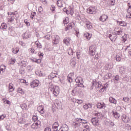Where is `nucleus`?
I'll return each instance as SVG.
<instances>
[{
  "label": "nucleus",
  "instance_id": "nucleus-6",
  "mask_svg": "<svg viewBox=\"0 0 131 131\" xmlns=\"http://www.w3.org/2000/svg\"><path fill=\"white\" fill-rule=\"evenodd\" d=\"M121 119L125 123H128V122L130 121V118L125 114H123L121 116Z\"/></svg>",
  "mask_w": 131,
  "mask_h": 131
},
{
  "label": "nucleus",
  "instance_id": "nucleus-49",
  "mask_svg": "<svg viewBox=\"0 0 131 131\" xmlns=\"http://www.w3.org/2000/svg\"><path fill=\"white\" fill-rule=\"evenodd\" d=\"M36 15V12H32L30 15V18L31 19H33L34 17Z\"/></svg>",
  "mask_w": 131,
  "mask_h": 131
},
{
  "label": "nucleus",
  "instance_id": "nucleus-54",
  "mask_svg": "<svg viewBox=\"0 0 131 131\" xmlns=\"http://www.w3.org/2000/svg\"><path fill=\"white\" fill-rule=\"evenodd\" d=\"M52 127H59V123L55 122L53 125Z\"/></svg>",
  "mask_w": 131,
  "mask_h": 131
},
{
  "label": "nucleus",
  "instance_id": "nucleus-59",
  "mask_svg": "<svg viewBox=\"0 0 131 131\" xmlns=\"http://www.w3.org/2000/svg\"><path fill=\"white\" fill-rule=\"evenodd\" d=\"M24 23H25L27 26H30V23L27 21V19L24 20Z\"/></svg>",
  "mask_w": 131,
  "mask_h": 131
},
{
  "label": "nucleus",
  "instance_id": "nucleus-38",
  "mask_svg": "<svg viewBox=\"0 0 131 131\" xmlns=\"http://www.w3.org/2000/svg\"><path fill=\"white\" fill-rule=\"evenodd\" d=\"M3 100L4 101V103H5V104H7V105H9V106L12 105V104L11 103V101H9V100H8L6 98H3Z\"/></svg>",
  "mask_w": 131,
  "mask_h": 131
},
{
  "label": "nucleus",
  "instance_id": "nucleus-48",
  "mask_svg": "<svg viewBox=\"0 0 131 131\" xmlns=\"http://www.w3.org/2000/svg\"><path fill=\"white\" fill-rule=\"evenodd\" d=\"M122 101H124L126 103L129 102V98L128 97H123Z\"/></svg>",
  "mask_w": 131,
  "mask_h": 131
},
{
  "label": "nucleus",
  "instance_id": "nucleus-30",
  "mask_svg": "<svg viewBox=\"0 0 131 131\" xmlns=\"http://www.w3.org/2000/svg\"><path fill=\"white\" fill-rule=\"evenodd\" d=\"M116 58V60L117 61V62H120V61H121V59L122 58V54H119L117 55Z\"/></svg>",
  "mask_w": 131,
  "mask_h": 131
},
{
  "label": "nucleus",
  "instance_id": "nucleus-35",
  "mask_svg": "<svg viewBox=\"0 0 131 131\" xmlns=\"http://www.w3.org/2000/svg\"><path fill=\"white\" fill-rule=\"evenodd\" d=\"M19 50H20L19 47H16L15 49L13 48L12 51L13 54H18L19 53Z\"/></svg>",
  "mask_w": 131,
  "mask_h": 131
},
{
  "label": "nucleus",
  "instance_id": "nucleus-37",
  "mask_svg": "<svg viewBox=\"0 0 131 131\" xmlns=\"http://www.w3.org/2000/svg\"><path fill=\"white\" fill-rule=\"evenodd\" d=\"M35 45H36L37 48H38L39 49H41L42 48V46L41 45V43H40L38 41H35Z\"/></svg>",
  "mask_w": 131,
  "mask_h": 131
},
{
  "label": "nucleus",
  "instance_id": "nucleus-18",
  "mask_svg": "<svg viewBox=\"0 0 131 131\" xmlns=\"http://www.w3.org/2000/svg\"><path fill=\"white\" fill-rule=\"evenodd\" d=\"M108 19V16L106 15H102L99 18V21H101V22H105Z\"/></svg>",
  "mask_w": 131,
  "mask_h": 131
},
{
  "label": "nucleus",
  "instance_id": "nucleus-32",
  "mask_svg": "<svg viewBox=\"0 0 131 131\" xmlns=\"http://www.w3.org/2000/svg\"><path fill=\"white\" fill-rule=\"evenodd\" d=\"M109 101L112 104H116V103H117V101L116 100V99H115L113 97H110Z\"/></svg>",
  "mask_w": 131,
  "mask_h": 131
},
{
  "label": "nucleus",
  "instance_id": "nucleus-8",
  "mask_svg": "<svg viewBox=\"0 0 131 131\" xmlns=\"http://www.w3.org/2000/svg\"><path fill=\"white\" fill-rule=\"evenodd\" d=\"M108 37L112 42H114V41L117 39V35H116V33H115L114 34H110L108 35Z\"/></svg>",
  "mask_w": 131,
  "mask_h": 131
},
{
  "label": "nucleus",
  "instance_id": "nucleus-5",
  "mask_svg": "<svg viewBox=\"0 0 131 131\" xmlns=\"http://www.w3.org/2000/svg\"><path fill=\"white\" fill-rule=\"evenodd\" d=\"M30 84L31 88H33V89H34V88H37V86L39 85V80H34L31 82Z\"/></svg>",
  "mask_w": 131,
  "mask_h": 131
},
{
  "label": "nucleus",
  "instance_id": "nucleus-42",
  "mask_svg": "<svg viewBox=\"0 0 131 131\" xmlns=\"http://www.w3.org/2000/svg\"><path fill=\"white\" fill-rule=\"evenodd\" d=\"M49 89L50 91H52L54 88H55V86H54V84H53V83L50 82L49 83Z\"/></svg>",
  "mask_w": 131,
  "mask_h": 131
},
{
  "label": "nucleus",
  "instance_id": "nucleus-28",
  "mask_svg": "<svg viewBox=\"0 0 131 131\" xmlns=\"http://www.w3.org/2000/svg\"><path fill=\"white\" fill-rule=\"evenodd\" d=\"M115 30L116 31V35H121L122 32H123V29H120L118 30V29H115Z\"/></svg>",
  "mask_w": 131,
  "mask_h": 131
},
{
  "label": "nucleus",
  "instance_id": "nucleus-25",
  "mask_svg": "<svg viewBox=\"0 0 131 131\" xmlns=\"http://www.w3.org/2000/svg\"><path fill=\"white\" fill-rule=\"evenodd\" d=\"M76 121H78V122H79L80 123H83V124L88 123V121L86 120L82 119L81 118L77 119Z\"/></svg>",
  "mask_w": 131,
  "mask_h": 131
},
{
  "label": "nucleus",
  "instance_id": "nucleus-55",
  "mask_svg": "<svg viewBox=\"0 0 131 131\" xmlns=\"http://www.w3.org/2000/svg\"><path fill=\"white\" fill-rule=\"evenodd\" d=\"M75 102L77 103L78 104H82V100L81 99H75Z\"/></svg>",
  "mask_w": 131,
  "mask_h": 131
},
{
  "label": "nucleus",
  "instance_id": "nucleus-45",
  "mask_svg": "<svg viewBox=\"0 0 131 131\" xmlns=\"http://www.w3.org/2000/svg\"><path fill=\"white\" fill-rule=\"evenodd\" d=\"M20 65L21 66V67H26L27 66V62L25 61H22L20 62Z\"/></svg>",
  "mask_w": 131,
  "mask_h": 131
},
{
  "label": "nucleus",
  "instance_id": "nucleus-11",
  "mask_svg": "<svg viewBox=\"0 0 131 131\" xmlns=\"http://www.w3.org/2000/svg\"><path fill=\"white\" fill-rule=\"evenodd\" d=\"M84 22L85 23V25L88 29H92L93 28V24L90 21H88V19H84Z\"/></svg>",
  "mask_w": 131,
  "mask_h": 131
},
{
  "label": "nucleus",
  "instance_id": "nucleus-29",
  "mask_svg": "<svg viewBox=\"0 0 131 131\" xmlns=\"http://www.w3.org/2000/svg\"><path fill=\"white\" fill-rule=\"evenodd\" d=\"M63 43H65L66 46H69V45H70V37L64 39Z\"/></svg>",
  "mask_w": 131,
  "mask_h": 131
},
{
  "label": "nucleus",
  "instance_id": "nucleus-13",
  "mask_svg": "<svg viewBox=\"0 0 131 131\" xmlns=\"http://www.w3.org/2000/svg\"><path fill=\"white\" fill-rule=\"evenodd\" d=\"M97 107L98 108V109H104L106 108V104L103 102H99L97 104Z\"/></svg>",
  "mask_w": 131,
  "mask_h": 131
},
{
  "label": "nucleus",
  "instance_id": "nucleus-52",
  "mask_svg": "<svg viewBox=\"0 0 131 131\" xmlns=\"http://www.w3.org/2000/svg\"><path fill=\"white\" fill-rule=\"evenodd\" d=\"M43 38H45L46 39H47L48 40H50V39H51V35L47 34L43 37Z\"/></svg>",
  "mask_w": 131,
  "mask_h": 131
},
{
  "label": "nucleus",
  "instance_id": "nucleus-36",
  "mask_svg": "<svg viewBox=\"0 0 131 131\" xmlns=\"http://www.w3.org/2000/svg\"><path fill=\"white\" fill-rule=\"evenodd\" d=\"M62 1L61 0H58L57 1V6L59 7V8H62L63 7V4L62 3Z\"/></svg>",
  "mask_w": 131,
  "mask_h": 131
},
{
  "label": "nucleus",
  "instance_id": "nucleus-33",
  "mask_svg": "<svg viewBox=\"0 0 131 131\" xmlns=\"http://www.w3.org/2000/svg\"><path fill=\"white\" fill-rule=\"evenodd\" d=\"M117 22L120 26H123L124 27L126 26V23H125V21L117 20Z\"/></svg>",
  "mask_w": 131,
  "mask_h": 131
},
{
  "label": "nucleus",
  "instance_id": "nucleus-53",
  "mask_svg": "<svg viewBox=\"0 0 131 131\" xmlns=\"http://www.w3.org/2000/svg\"><path fill=\"white\" fill-rule=\"evenodd\" d=\"M32 119L33 120V121H34V122H36L37 121H38V120H37V119H38V117H37V116H33V117H32Z\"/></svg>",
  "mask_w": 131,
  "mask_h": 131
},
{
  "label": "nucleus",
  "instance_id": "nucleus-2",
  "mask_svg": "<svg viewBox=\"0 0 131 131\" xmlns=\"http://www.w3.org/2000/svg\"><path fill=\"white\" fill-rule=\"evenodd\" d=\"M91 122L97 129H100L101 128V125L99 123V119L98 118H93L91 120Z\"/></svg>",
  "mask_w": 131,
  "mask_h": 131
},
{
  "label": "nucleus",
  "instance_id": "nucleus-7",
  "mask_svg": "<svg viewBox=\"0 0 131 131\" xmlns=\"http://www.w3.org/2000/svg\"><path fill=\"white\" fill-rule=\"evenodd\" d=\"M15 28L12 26H10L8 28V34L11 36H14V35H15Z\"/></svg>",
  "mask_w": 131,
  "mask_h": 131
},
{
  "label": "nucleus",
  "instance_id": "nucleus-9",
  "mask_svg": "<svg viewBox=\"0 0 131 131\" xmlns=\"http://www.w3.org/2000/svg\"><path fill=\"white\" fill-rule=\"evenodd\" d=\"M54 105L57 109H61V108H62V102L59 100L56 99L55 100Z\"/></svg>",
  "mask_w": 131,
  "mask_h": 131
},
{
  "label": "nucleus",
  "instance_id": "nucleus-26",
  "mask_svg": "<svg viewBox=\"0 0 131 131\" xmlns=\"http://www.w3.org/2000/svg\"><path fill=\"white\" fill-rule=\"evenodd\" d=\"M75 65H76V62H75V58L73 57L71 59V66H72L73 68H74L75 67Z\"/></svg>",
  "mask_w": 131,
  "mask_h": 131
},
{
  "label": "nucleus",
  "instance_id": "nucleus-39",
  "mask_svg": "<svg viewBox=\"0 0 131 131\" xmlns=\"http://www.w3.org/2000/svg\"><path fill=\"white\" fill-rule=\"evenodd\" d=\"M40 123H41L39 120H38L36 122H34V124L36 125V127H37V129L39 128V127H40Z\"/></svg>",
  "mask_w": 131,
  "mask_h": 131
},
{
  "label": "nucleus",
  "instance_id": "nucleus-46",
  "mask_svg": "<svg viewBox=\"0 0 131 131\" xmlns=\"http://www.w3.org/2000/svg\"><path fill=\"white\" fill-rule=\"evenodd\" d=\"M55 77H57V76L55 74H51L50 76H48V78L49 79H53V78H55Z\"/></svg>",
  "mask_w": 131,
  "mask_h": 131
},
{
  "label": "nucleus",
  "instance_id": "nucleus-60",
  "mask_svg": "<svg viewBox=\"0 0 131 131\" xmlns=\"http://www.w3.org/2000/svg\"><path fill=\"white\" fill-rule=\"evenodd\" d=\"M73 125L74 126V127H77V126H78V125H79V123H77V122H74L73 123Z\"/></svg>",
  "mask_w": 131,
  "mask_h": 131
},
{
  "label": "nucleus",
  "instance_id": "nucleus-63",
  "mask_svg": "<svg viewBox=\"0 0 131 131\" xmlns=\"http://www.w3.org/2000/svg\"><path fill=\"white\" fill-rule=\"evenodd\" d=\"M51 130L52 129H51V127H47L44 130V131H51Z\"/></svg>",
  "mask_w": 131,
  "mask_h": 131
},
{
  "label": "nucleus",
  "instance_id": "nucleus-12",
  "mask_svg": "<svg viewBox=\"0 0 131 131\" xmlns=\"http://www.w3.org/2000/svg\"><path fill=\"white\" fill-rule=\"evenodd\" d=\"M30 105L26 103L21 104L20 105V108H21V109L23 110H28V109H29V108H30Z\"/></svg>",
  "mask_w": 131,
  "mask_h": 131
},
{
  "label": "nucleus",
  "instance_id": "nucleus-31",
  "mask_svg": "<svg viewBox=\"0 0 131 131\" xmlns=\"http://www.w3.org/2000/svg\"><path fill=\"white\" fill-rule=\"evenodd\" d=\"M84 37L88 40H90V39H91V37H92V35L89 33H86L84 34Z\"/></svg>",
  "mask_w": 131,
  "mask_h": 131
},
{
  "label": "nucleus",
  "instance_id": "nucleus-23",
  "mask_svg": "<svg viewBox=\"0 0 131 131\" xmlns=\"http://www.w3.org/2000/svg\"><path fill=\"white\" fill-rule=\"evenodd\" d=\"M112 113L113 114V115L114 116L115 118H116V119H118V118H119V117H120V114H119V113H117V112H114V111H113L112 112Z\"/></svg>",
  "mask_w": 131,
  "mask_h": 131
},
{
  "label": "nucleus",
  "instance_id": "nucleus-56",
  "mask_svg": "<svg viewBox=\"0 0 131 131\" xmlns=\"http://www.w3.org/2000/svg\"><path fill=\"white\" fill-rule=\"evenodd\" d=\"M77 86V88H83L84 86V85H83V83H79L78 84L76 85Z\"/></svg>",
  "mask_w": 131,
  "mask_h": 131
},
{
  "label": "nucleus",
  "instance_id": "nucleus-41",
  "mask_svg": "<svg viewBox=\"0 0 131 131\" xmlns=\"http://www.w3.org/2000/svg\"><path fill=\"white\" fill-rule=\"evenodd\" d=\"M18 93L21 94V95H24L25 94V91L22 89V88H19L17 90Z\"/></svg>",
  "mask_w": 131,
  "mask_h": 131
},
{
  "label": "nucleus",
  "instance_id": "nucleus-47",
  "mask_svg": "<svg viewBox=\"0 0 131 131\" xmlns=\"http://www.w3.org/2000/svg\"><path fill=\"white\" fill-rule=\"evenodd\" d=\"M75 25V24H74V23L72 22V23H69L68 25V27L70 29H72V27H73Z\"/></svg>",
  "mask_w": 131,
  "mask_h": 131
},
{
  "label": "nucleus",
  "instance_id": "nucleus-27",
  "mask_svg": "<svg viewBox=\"0 0 131 131\" xmlns=\"http://www.w3.org/2000/svg\"><path fill=\"white\" fill-rule=\"evenodd\" d=\"M31 61L32 62H34L35 63H37V64H40L41 63V59H36V58H30Z\"/></svg>",
  "mask_w": 131,
  "mask_h": 131
},
{
  "label": "nucleus",
  "instance_id": "nucleus-20",
  "mask_svg": "<svg viewBox=\"0 0 131 131\" xmlns=\"http://www.w3.org/2000/svg\"><path fill=\"white\" fill-rule=\"evenodd\" d=\"M107 5L109 7H112L115 6V0H108L107 2Z\"/></svg>",
  "mask_w": 131,
  "mask_h": 131
},
{
  "label": "nucleus",
  "instance_id": "nucleus-17",
  "mask_svg": "<svg viewBox=\"0 0 131 131\" xmlns=\"http://www.w3.org/2000/svg\"><path fill=\"white\" fill-rule=\"evenodd\" d=\"M30 37V34L29 33V31H27L25 33L23 34V39H26Z\"/></svg>",
  "mask_w": 131,
  "mask_h": 131
},
{
  "label": "nucleus",
  "instance_id": "nucleus-44",
  "mask_svg": "<svg viewBox=\"0 0 131 131\" xmlns=\"http://www.w3.org/2000/svg\"><path fill=\"white\" fill-rule=\"evenodd\" d=\"M105 79H109L112 77V74L111 73H110L106 75H105Z\"/></svg>",
  "mask_w": 131,
  "mask_h": 131
},
{
  "label": "nucleus",
  "instance_id": "nucleus-22",
  "mask_svg": "<svg viewBox=\"0 0 131 131\" xmlns=\"http://www.w3.org/2000/svg\"><path fill=\"white\" fill-rule=\"evenodd\" d=\"M92 107H93V104L90 103H87L83 105V108L85 110H88V109H89V108H92Z\"/></svg>",
  "mask_w": 131,
  "mask_h": 131
},
{
  "label": "nucleus",
  "instance_id": "nucleus-43",
  "mask_svg": "<svg viewBox=\"0 0 131 131\" xmlns=\"http://www.w3.org/2000/svg\"><path fill=\"white\" fill-rule=\"evenodd\" d=\"M122 80L123 81H125V82H127L129 80V79L128 78V77L126 75L123 76Z\"/></svg>",
  "mask_w": 131,
  "mask_h": 131
},
{
  "label": "nucleus",
  "instance_id": "nucleus-1",
  "mask_svg": "<svg viewBox=\"0 0 131 131\" xmlns=\"http://www.w3.org/2000/svg\"><path fill=\"white\" fill-rule=\"evenodd\" d=\"M83 93L82 92V90H81V89L77 86H76L73 89L71 93V94L74 96H78V95H83Z\"/></svg>",
  "mask_w": 131,
  "mask_h": 131
},
{
  "label": "nucleus",
  "instance_id": "nucleus-14",
  "mask_svg": "<svg viewBox=\"0 0 131 131\" xmlns=\"http://www.w3.org/2000/svg\"><path fill=\"white\" fill-rule=\"evenodd\" d=\"M60 39V37L58 35L54 36V37L53 38V45H58L59 44V40Z\"/></svg>",
  "mask_w": 131,
  "mask_h": 131
},
{
  "label": "nucleus",
  "instance_id": "nucleus-62",
  "mask_svg": "<svg viewBox=\"0 0 131 131\" xmlns=\"http://www.w3.org/2000/svg\"><path fill=\"white\" fill-rule=\"evenodd\" d=\"M106 89H107L106 86H102V88L99 90L100 93H102V92H104V90H106Z\"/></svg>",
  "mask_w": 131,
  "mask_h": 131
},
{
  "label": "nucleus",
  "instance_id": "nucleus-57",
  "mask_svg": "<svg viewBox=\"0 0 131 131\" xmlns=\"http://www.w3.org/2000/svg\"><path fill=\"white\" fill-rule=\"evenodd\" d=\"M38 109H39V111H43V110H45L43 105H40V106H38Z\"/></svg>",
  "mask_w": 131,
  "mask_h": 131
},
{
  "label": "nucleus",
  "instance_id": "nucleus-24",
  "mask_svg": "<svg viewBox=\"0 0 131 131\" xmlns=\"http://www.w3.org/2000/svg\"><path fill=\"white\" fill-rule=\"evenodd\" d=\"M9 93H12V92H14L15 88H14V85L12 83H10L9 84Z\"/></svg>",
  "mask_w": 131,
  "mask_h": 131
},
{
  "label": "nucleus",
  "instance_id": "nucleus-51",
  "mask_svg": "<svg viewBox=\"0 0 131 131\" xmlns=\"http://www.w3.org/2000/svg\"><path fill=\"white\" fill-rule=\"evenodd\" d=\"M106 67L107 69H112V68H113V66L110 63H107L106 65Z\"/></svg>",
  "mask_w": 131,
  "mask_h": 131
},
{
  "label": "nucleus",
  "instance_id": "nucleus-58",
  "mask_svg": "<svg viewBox=\"0 0 131 131\" xmlns=\"http://www.w3.org/2000/svg\"><path fill=\"white\" fill-rule=\"evenodd\" d=\"M68 81L69 82L71 83L73 81L72 79V78L71 77H69V76H68Z\"/></svg>",
  "mask_w": 131,
  "mask_h": 131
},
{
  "label": "nucleus",
  "instance_id": "nucleus-21",
  "mask_svg": "<svg viewBox=\"0 0 131 131\" xmlns=\"http://www.w3.org/2000/svg\"><path fill=\"white\" fill-rule=\"evenodd\" d=\"M120 79V78H119V75H116L113 79L114 83H115L116 84L119 83Z\"/></svg>",
  "mask_w": 131,
  "mask_h": 131
},
{
  "label": "nucleus",
  "instance_id": "nucleus-40",
  "mask_svg": "<svg viewBox=\"0 0 131 131\" xmlns=\"http://www.w3.org/2000/svg\"><path fill=\"white\" fill-rule=\"evenodd\" d=\"M68 55H69L70 56H72V55H73V50L71 48H69L68 49Z\"/></svg>",
  "mask_w": 131,
  "mask_h": 131
},
{
  "label": "nucleus",
  "instance_id": "nucleus-34",
  "mask_svg": "<svg viewBox=\"0 0 131 131\" xmlns=\"http://www.w3.org/2000/svg\"><path fill=\"white\" fill-rule=\"evenodd\" d=\"M119 73L120 74H124L125 73V71L124 70V67H121L119 68Z\"/></svg>",
  "mask_w": 131,
  "mask_h": 131
},
{
  "label": "nucleus",
  "instance_id": "nucleus-64",
  "mask_svg": "<svg viewBox=\"0 0 131 131\" xmlns=\"http://www.w3.org/2000/svg\"><path fill=\"white\" fill-rule=\"evenodd\" d=\"M126 18H128L129 19H131V13H128L126 14Z\"/></svg>",
  "mask_w": 131,
  "mask_h": 131
},
{
  "label": "nucleus",
  "instance_id": "nucleus-61",
  "mask_svg": "<svg viewBox=\"0 0 131 131\" xmlns=\"http://www.w3.org/2000/svg\"><path fill=\"white\" fill-rule=\"evenodd\" d=\"M5 118H6V115H0V120H3Z\"/></svg>",
  "mask_w": 131,
  "mask_h": 131
},
{
  "label": "nucleus",
  "instance_id": "nucleus-4",
  "mask_svg": "<svg viewBox=\"0 0 131 131\" xmlns=\"http://www.w3.org/2000/svg\"><path fill=\"white\" fill-rule=\"evenodd\" d=\"M96 50H97L96 45H92L89 47V54L91 56H95L96 55Z\"/></svg>",
  "mask_w": 131,
  "mask_h": 131
},
{
  "label": "nucleus",
  "instance_id": "nucleus-19",
  "mask_svg": "<svg viewBox=\"0 0 131 131\" xmlns=\"http://www.w3.org/2000/svg\"><path fill=\"white\" fill-rule=\"evenodd\" d=\"M75 82L77 83H83V79H82V77L80 76L77 77V78L75 79Z\"/></svg>",
  "mask_w": 131,
  "mask_h": 131
},
{
  "label": "nucleus",
  "instance_id": "nucleus-15",
  "mask_svg": "<svg viewBox=\"0 0 131 131\" xmlns=\"http://www.w3.org/2000/svg\"><path fill=\"white\" fill-rule=\"evenodd\" d=\"M7 28H8V25L6 23H3L0 26V29L3 31H5L7 30Z\"/></svg>",
  "mask_w": 131,
  "mask_h": 131
},
{
  "label": "nucleus",
  "instance_id": "nucleus-3",
  "mask_svg": "<svg viewBox=\"0 0 131 131\" xmlns=\"http://www.w3.org/2000/svg\"><path fill=\"white\" fill-rule=\"evenodd\" d=\"M52 92V94L54 95L55 97H58L59 94H60V88L58 86L55 85L54 88L51 90Z\"/></svg>",
  "mask_w": 131,
  "mask_h": 131
},
{
  "label": "nucleus",
  "instance_id": "nucleus-16",
  "mask_svg": "<svg viewBox=\"0 0 131 131\" xmlns=\"http://www.w3.org/2000/svg\"><path fill=\"white\" fill-rule=\"evenodd\" d=\"M96 10H97V8H96L95 6H91L89 10L88 11H89V13L90 14H94V13H95V12H96Z\"/></svg>",
  "mask_w": 131,
  "mask_h": 131
},
{
  "label": "nucleus",
  "instance_id": "nucleus-50",
  "mask_svg": "<svg viewBox=\"0 0 131 131\" xmlns=\"http://www.w3.org/2000/svg\"><path fill=\"white\" fill-rule=\"evenodd\" d=\"M69 23V18L66 17L64 19H63V24H68Z\"/></svg>",
  "mask_w": 131,
  "mask_h": 131
},
{
  "label": "nucleus",
  "instance_id": "nucleus-10",
  "mask_svg": "<svg viewBox=\"0 0 131 131\" xmlns=\"http://www.w3.org/2000/svg\"><path fill=\"white\" fill-rule=\"evenodd\" d=\"M92 84L97 88H101V86H102V83L101 81L97 82V80H93Z\"/></svg>",
  "mask_w": 131,
  "mask_h": 131
}]
</instances>
